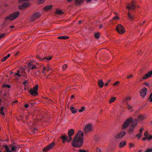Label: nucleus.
Returning <instances> with one entry per match:
<instances>
[{
  "label": "nucleus",
  "instance_id": "nucleus-1",
  "mask_svg": "<svg viewBox=\"0 0 152 152\" xmlns=\"http://www.w3.org/2000/svg\"><path fill=\"white\" fill-rule=\"evenodd\" d=\"M130 124V126L128 130L129 133H131L134 129L135 127L137 125V119L134 120L131 117H130L126 119L124 122L123 126L122 129H125L128 127Z\"/></svg>",
  "mask_w": 152,
  "mask_h": 152
},
{
  "label": "nucleus",
  "instance_id": "nucleus-2",
  "mask_svg": "<svg viewBox=\"0 0 152 152\" xmlns=\"http://www.w3.org/2000/svg\"><path fill=\"white\" fill-rule=\"evenodd\" d=\"M83 142V133L80 130L74 137L72 141V145L75 147H80L82 145Z\"/></svg>",
  "mask_w": 152,
  "mask_h": 152
},
{
  "label": "nucleus",
  "instance_id": "nucleus-3",
  "mask_svg": "<svg viewBox=\"0 0 152 152\" xmlns=\"http://www.w3.org/2000/svg\"><path fill=\"white\" fill-rule=\"evenodd\" d=\"M38 88V85L36 84L35 86L33 87V88H31L30 90H28V92L29 94L33 96H36L38 95V94L37 92Z\"/></svg>",
  "mask_w": 152,
  "mask_h": 152
},
{
  "label": "nucleus",
  "instance_id": "nucleus-4",
  "mask_svg": "<svg viewBox=\"0 0 152 152\" xmlns=\"http://www.w3.org/2000/svg\"><path fill=\"white\" fill-rule=\"evenodd\" d=\"M19 14V12H18L12 13L9 16L6 17L5 18V19L6 20H12L18 17Z\"/></svg>",
  "mask_w": 152,
  "mask_h": 152
},
{
  "label": "nucleus",
  "instance_id": "nucleus-5",
  "mask_svg": "<svg viewBox=\"0 0 152 152\" xmlns=\"http://www.w3.org/2000/svg\"><path fill=\"white\" fill-rule=\"evenodd\" d=\"M93 130V127L91 124H88L85 126L84 129L85 133H87L92 131Z\"/></svg>",
  "mask_w": 152,
  "mask_h": 152
},
{
  "label": "nucleus",
  "instance_id": "nucleus-6",
  "mask_svg": "<svg viewBox=\"0 0 152 152\" xmlns=\"http://www.w3.org/2000/svg\"><path fill=\"white\" fill-rule=\"evenodd\" d=\"M116 29L118 32L120 34H123L125 32L124 28L120 24L117 26Z\"/></svg>",
  "mask_w": 152,
  "mask_h": 152
},
{
  "label": "nucleus",
  "instance_id": "nucleus-7",
  "mask_svg": "<svg viewBox=\"0 0 152 152\" xmlns=\"http://www.w3.org/2000/svg\"><path fill=\"white\" fill-rule=\"evenodd\" d=\"M136 3L135 2L133 1L131 4V5L129 4L126 7V9H128L129 10H134L136 7Z\"/></svg>",
  "mask_w": 152,
  "mask_h": 152
},
{
  "label": "nucleus",
  "instance_id": "nucleus-8",
  "mask_svg": "<svg viewBox=\"0 0 152 152\" xmlns=\"http://www.w3.org/2000/svg\"><path fill=\"white\" fill-rule=\"evenodd\" d=\"M41 14L39 13L35 12L32 15L31 18V21H32L36 19L37 18H39Z\"/></svg>",
  "mask_w": 152,
  "mask_h": 152
},
{
  "label": "nucleus",
  "instance_id": "nucleus-9",
  "mask_svg": "<svg viewBox=\"0 0 152 152\" xmlns=\"http://www.w3.org/2000/svg\"><path fill=\"white\" fill-rule=\"evenodd\" d=\"M147 89L145 87L143 88L140 92V95L142 98H144L146 95Z\"/></svg>",
  "mask_w": 152,
  "mask_h": 152
},
{
  "label": "nucleus",
  "instance_id": "nucleus-10",
  "mask_svg": "<svg viewBox=\"0 0 152 152\" xmlns=\"http://www.w3.org/2000/svg\"><path fill=\"white\" fill-rule=\"evenodd\" d=\"M55 145V144L53 142H52L48 145L43 149L44 151H48L50 149L52 148Z\"/></svg>",
  "mask_w": 152,
  "mask_h": 152
},
{
  "label": "nucleus",
  "instance_id": "nucleus-11",
  "mask_svg": "<svg viewBox=\"0 0 152 152\" xmlns=\"http://www.w3.org/2000/svg\"><path fill=\"white\" fill-rule=\"evenodd\" d=\"M126 132L123 131L121 132L119 134L115 135V139H118L121 138L125 134Z\"/></svg>",
  "mask_w": 152,
  "mask_h": 152
},
{
  "label": "nucleus",
  "instance_id": "nucleus-12",
  "mask_svg": "<svg viewBox=\"0 0 152 152\" xmlns=\"http://www.w3.org/2000/svg\"><path fill=\"white\" fill-rule=\"evenodd\" d=\"M10 146L11 147V151H17L18 148H19L16 145H11Z\"/></svg>",
  "mask_w": 152,
  "mask_h": 152
},
{
  "label": "nucleus",
  "instance_id": "nucleus-13",
  "mask_svg": "<svg viewBox=\"0 0 152 152\" xmlns=\"http://www.w3.org/2000/svg\"><path fill=\"white\" fill-rule=\"evenodd\" d=\"M152 75V70L151 71L148 72L145 74L143 77V79H146Z\"/></svg>",
  "mask_w": 152,
  "mask_h": 152
},
{
  "label": "nucleus",
  "instance_id": "nucleus-14",
  "mask_svg": "<svg viewBox=\"0 0 152 152\" xmlns=\"http://www.w3.org/2000/svg\"><path fill=\"white\" fill-rule=\"evenodd\" d=\"M29 4L28 3H23L21 5L19 6V8L20 9H22L24 7H27L29 6Z\"/></svg>",
  "mask_w": 152,
  "mask_h": 152
},
{
  "label": "nucleus",
  "instance_id": "nucleus-15",
  "mask_svg": "<svg viewBox=\"0 0 152 152\" xmlns=\"http://www.w3.org/2000/svg\"><path fill=\"white\" fill-rule=\"evenodd\" d=\"M74 133V130L72 129L69 130L68 133V136H72L73 135Z\"/></svg>",
  "mask_w": 152,
  "mask_h": 152
},
{
  "label": "nucleus",
  "instance_id": "nucleus-16",
  "mask_svg": "<svg viewBox=\"0 0 152 152\" xmlns=\"http://www.w3.org/2000/svg\"><path fill=\"white\" fill-rule=\"evenodd\" d=\"M98 83L100 88H102L104 84V83L102 80L101 79L98 80Z\"/></svg>",
  "mask_w": 152,
  "mask_h": 152
},
{
  "label": "nucleus",
  "instance_id": "nucleus-17",
  "mask_svg": "<svg viewBox=\"0 0 152 152\" xmlns=\"http://www.w3.org/2000/svg\"><path fill=\"white\" fill-rule=\"evenodd\" d=\"M52 57H45L41 58H39L40 60L41 61H44L46 59L47 61H49L51 59Z\"/></svg>",
  "mask_w": 152,
  "mask_h": 152
},
{
  "label": "nucleus",
  "instance_id": "nucleus-18",
  "mask_svg": "<svg viewBox=\"0 0 152 152\" xmlns=\"http://www.w3.org/2000/svg\"><path fill=\"white\" fill-rule=\"evenodd\" d=\"M4 107L3 106H1L0 107V114H1L3 116L5 115V114L4 113Z\"/></svg>",
  "mask_w": 152,
  "mask_h": 152
},
{
  "label": "nucleus",
  "instance_id": "nucleus-19",
  "mask_svg": "<svg viewBox=\"0 0 152 152\" xmlns=\"http://www.w3.org/2000/svg\"><path fill=\"white\" fill-rule=\"evenodd\" d=\"M70 110L72 113L74 114L77 112V109L75 108L74 107H72L70 108Z\"/></svg>",
  "mask_w": 152,
  "mask_h": 152
},
{
  "label": "nucleus",
  "instance_id": "nucleus-20",
  "mask_svg": "<svg viewBox=\"0 0 152 152\" xmlns=\"http://www.w3.org/2000/svg\"><path fill=\"white\" fill-rule=\"evenodd\" d=\"M126 144V141H124L123 142H121L119 144V146L120 148L124 146Z\"/></svg>",
  "mask_w": 152,
  "mask_h": 152
},
{
  "label": "nucleus",
  "instance_id": "nucleus-21",
  "mask_svg": "<svg viewBox=\"0 0 152 152\" xmlns=\"http://www.w3.org/2000/svg\"><path fill=\"white\" fill-rule=\"evenodd\" d=\"M69 38V37L67 36H61L58 37V39H66Z\"/></svg>",
  "mask_w": 152,
  "mask_h": 152
},
{
  "label": "nucleus",
  "instance_id": "nucleus-22",
  "mask_svg": "<svg viewBox=\"0 0 152 152\" xmlns=\"http://www.w3.org/2000/svg\"><path fill=\"white\" fill-rule=\"evenodd\" d=\"M52 7V5H48L45 7L44 10L46 11H48Z\"/></svg>",
  "mask_w": 152,
  "mask_h": 152
},
{
  "label": "nucleus",
  "instance_id": "nucleus-23",
  "mask_svg": "<svg viewBox=\"0 0 152 152\" xmlns=\"http://www.w3.org/2000/svg\"><path fill=\"white\" fill-rule=\"evenodd\" d=\"M100 137L98 135H95L94 137V140L95 142H99Z\"/></svg>",
  "mask_w": 152,
  "mask_h": 152
},
{
  "label": "nucleus",
  "instance_id": "nucleus-24",
  "mask_svg": "<svg viewBox=\"0 0 152 152\" xmlns=\"http://www.w3.org/2000/svg\"><path fill=\"white\" fill-rule=\"evenodd\" d=\"M128 18L130 20H133L134 18V15H132L130 14L129 12H128Z\"/></svg>",
  "mask_w": 152,
  "mask_h": 152
},
{
  "label": "nucleus",
  "instance_id": "nucleus-25",
  "mask_svg": "<svg viewBox=\"0 0 152 152\" xmlns=\"http://www.w3.org/2000/svg\"><path fill=\"white\" fill-rule=\"evenodd\" d=\"M4 147L6 149V151H5L6 152H11V151L10 150L9 148L7 145H4Z\"/></svg>",
  "mask_w": 152,
  "mask_h": 152
},
{
  "label": "nucleus",
  "instance_id": "nucleus-26",
  "mask_svg": "<svg viewBox=\"0 0 152 152\" xmlns=\"http://www.w3.org/2000/svg\"><path fill=\"white\" fill-rule=\"evenodd\" d=\"M68 137L67 135H64L62 136L61 137V139L63 140H66L67 139H68Z\"/></svg>",
  "mask_w": 152,
  "mask_h": 152
},
{
  "label": "nucleus",
  "instance_id": "nucleus-27",
  "mask_svg": "<svg viewBox=\"0 0 152 152\" xmlns=\"http://www.w3.org/2000/svg\"><path fill=\"white\" fill-rule=\"evenodd\" d=\"M56 12L58 15H61L63 14V12L62 11L59 10H56Z\"/></svg>",
  "mask_w": 152,
  "mask_h": 152
},
{
  "label": "nucleus",
  "instance_id": "nucleus-28",
  "mask_svg": "<svg viewBox=\"0 0 152 152\" xmlns=\"http://www.w3.org/2000/svg\"><path fill=\"white\" fill-rule=\"evenodd\" d=\"M115 99H116V98L115 97H112L109 101V103H111L114 102L115 101Z\"/></svg>",
  "mask_w": 152,
  "mask_h": 152
},
{
  "label": "nucleus",
  "instance_id": "nucleus-29",
  "mask_svg": "<svg viewBox=\"0 0 152 152\" xmlns=\"http://www.w3.org/2000/svg\"><path fill=\"white\" fill-rule=\"evenodd\" d=\"M94 37L98 39L99 37V33H96L94 34Z\"/></svg>",
  "mask_w": 152,
  "mask_h": 152
},
{
  "label": "nucleus",
  "instance_id": "nucleus-30",
  "mask_svg": "<svg viewBox=\"0 0 152 152\" xmlns=\"http://www.w3.org/2000/svg\"><path fill=\"white\" fill-rule=\"evenodd\" d=\"M142 136V133H140L139 132V134H136V136L139 139H140L141 137Z\"/></svg>",
  "mask_w": 152,
  "mask_h": 152
},
{
  "label": "nucleus",
  "instance_id": "nucleus-31",
  "mask_svg": "<svg viewBox=\"0 0 152 152\" xmlns=\"http://www.w3.org/2000/svg\"><path fill=\"white\" fill-rule=\"evenodd\" d=\"M2 87L3 88L7 87L9 88H11V86L10 85H7L5 84H4L2 85Z\"/></svg>",
  "mask_w": 152,
  "mask_h": 152
},
{
  "label": "nucleus",
  "instance_id": "nucleus-32",
  "mask_svg": "<svg viewBox=\"0 0 152 152\" xmlns=\"http://www.w3.org/2000/svg\"><path fill=\"white\" fill-rule=\"evenodd\" d=\"M32 65H31L32 67H31V68H30V69H31V70H32V69H37V67L35 65H33V64H32Z\"/></svg>",
  "mask_w": 152,
  "mask_h": 152
},
{
  "label": "nucleus",
  "instance_id": "nucleus-33",
  "mask_svg": "<svg viewBox=\"0 0 152 152\" xmlns=\"http://www.w3.org/2000/svg\"><path fill=\"white\" fill-rule=\"evenodd\" d=\"M131 97H128L127 98H126L125 99H124V101L125 102H127L129 100L131 99Z\"/></svg>",
  "mask_w": 152,
  "mask_h": 152
},
{
  "label": "nucleus",
  "instance_id": "nucleus-34",
  "mask_svg": "<svg viewBox=\"0 0 152 152\" xmlns=\"http://www.w3.org/2000/svg\"><path fill=\"white\" fill-rule=\"evenodd\" d=\"M85 109V107H81V109H80L78 110V111L79 112H81L83 111Z\"/></svg>",
  "mask_w": 152,
  "mask_h": 152
},
{
  "label": "nucleus",
  "instance_id": "nucleus-35",
  "mask_svg": "<svg viewBox=\"0 0 152 152\" xmlns=\"http://www.w3.org/2000/svg\"><path fill=\"white\" fill-rule=\"evenodd\" d=\"M72 140V138L71 136H69V138L66 139L67 142H69L71 141Z\"/></svg>",
  "mask_w": 152,
  "mask_h": 152
},
{
  "label": "nucleus",
  "instance_id": "nucleus-36",
  "mask_svg": "<svg viewBox=\"0 0 152 152\" xmlns=\"http://www.w3.org/2000/svg\"><path fill=\"white\" fill-rule=\"evenodd\" d=\"M67 67V65L66 64H65L63 65V66H62V68H63V69L64 70H65L66 69Z\"/></svg>",
  "mask_w": 152,
  "mask_h": 152
},
{
  "label": "nucleus",
  "instance_id": "nucleus-37",
  "mask_svg": "<svg viewBox=\"0 0 152 152\" xmlns=\"http://www.w3.org/2000/svg\"><path fill=\"white\" fill-rule=\"evenodd\" d=\"M34 73L36 76H38L39 74V72L38 71H34Z\"/></svg>",
  "mask_w": 152,
  "mask_h": 152
},
{
  "label": "nucleus",
  "instance_id": "nucleus-38",
  "mask_svg": "<svg viewBox=\"0 0 152 152\" xmlns=\"http://www.w3.org/2000/svg\"><path fill=\"white\" fill-rule=\"evenodd\" d=\"M127 107L129 110H131L132 108V107L129 105L128 103L126 104Z\"/></svg>",
  "mask_w": 152,
  "mask_h": 152
},
{
  "label": "nucleus",
  "instance_id": "nucleus-39",
  "mask_svg": "<svg viewBox=\"0 0 152 152\" xmlns=\"http://www.w3.org/2000/svg\"><path fill=\"white\" fill-rule=\"evenodd\" d=\"M119 82L118 81H117L116 82H115L113 84V86H116V85H118L119 84Z\"/></svg>",
  "mask_w": 152,
  "mask_h": 152
},
{
  "label": "nucleus",
  "instance_id": "nucleus-40",
  "mask_svg": "<svg viewBox=\"0 0 152 152\" xmlns=\"http://www.w3.org/2000/svg\"><path fill=\"white\" fill-rule=\"evenodd\" d=\"M14 76H18V77H20L21 76V74H19V73H15Z\"/></svg>",
  "mask_w": 152,
  "mask_h": 152
},
{
  "label": "nucleus",
  "instance_id": "nucleus-41",
  "mask_svg": "<svg viewBox=\"0 0 152 152\" xmlns=\"http://www.w3.org/2000/svg\"><path fill=\"white\" fill-rule=\"evenodd\" d=\"M7 59L6 56H4L1 59V61L2 62L6 60Z\"/></svg>",
  "mask_w": 152,
  "mask_h": 152
},
{
  "label": "nucleus",
  "instance_id": "nucleus-42",
  "mask_svg": "<svg viewBox=\"0 0 152 152\" xmlns=\"http://www.w3.org/2000/svg\"><path fill=\"white\" fill-rule=\"evenodd\" d=\"M28 83V81L27 80H25L23 82V84L25 86H26V84Z\"/></svg>",
  "mask_w": 152,
  "mask_h": 152
},
{
  "label": "nucleus",
  "instance_id": "nucleus-43",
  "mask_svg": "<svg viewBox=\"0 0 152 152\" xmlns=\"http://www.w3.org/2000/svg\"><path fill=\"white\" fill-rule=\"evenodd\" d=\"M152 151V149H148L146 151H145V152H151Z\"/></svg>",
  "mask_w": 152,
  "mask_h": 152
},
{
  "label": "nucleus",
  "instance_id": "nucleus-44",
  "mask_svg": "<svg viewBox=\"0 0 152 152\" xmlns=\"http://www.w3.org/2000/svg\"><path fill=\"white\" fill-rule=\"evenodd\" d=\"M5 35V34H3L0 35V39L2 38H3Z\"/></svg>",
  "mask_w": 152,
  "mask_h": 152
},
{
  "label": "nucleus",
  "instance_id": "nucleus-45",
  "mask_svg": "<svg viewBox=\"0 0 152 152\" xmlns=\"http://www.w3.org/2000/svg\"><path fill=\"white\" fill-rule=\"evenodd\" d=\"M139 118L140 120H142L144 119V118L142 116H140L139 117Z\"/></svg>",
  "mask_w": 152,
  "mask_h": 152
},
{
  "label": "nucleus",
  "instance_id": "nucleus-46",
  "mask_svg": "<svg viewBox=\"0 0 152 152\" xmlns=\"http://www.w3.org/2000/svg\"><path fill=\"white\" fill-rule=\"evenodd\" d=\"M144 135L146 137H148V133L147 132H145L144 134Z\"/></svg>",
  "mask_w": 152,
  "mask_h": 152
},
{
  "label": "nucleus",
  "instance_id": "nucleus-47",
  "mask_svg": "<svg viewBox=\"0 0 152 152\" xmlns=\"http://www.w3.org/2000/svg\"><path fill=\"white\" fill-rule=\"evenodd\" d=\"M32 64H31L30 63H29L28 64V67H29V69H30V68H31V67H32V66H31Z\"/></svg>",
  "mask_w": 152,
  "mask_h": 152
},
{
  "label": "nucleus",
  "instance_id": "nucleus-48",
  "mask_svg": "<svg viewBox=\"0 0 152 152\" xmlns=\"http://www.w3.org/2000/svg\"><path fill=\"white\" fill-rule=\"evenodd\" d=\"M96 152H101V150L99 148H97L96 150Z\"/></svg>",
  "mask_w": 152,
  "mask_h": 152
},
{
  "label": "nucleus",
  "instance_id": "nucleus-49",
  "mask_svg": "<svg viewBox=\"0 0 152 152\" xmlns=\"http://www.w3.org/2000/svg\"><path fill=\"white\" fill-rule=\"evenodd\" d=\"M148 140H150L151 139H152V135H150L149 137H148Z\"/></svg>",
  "mask_w": 152,
  "mask_h": 152
},
{
  "label": "nucleus",
  "instance_id": "nucleus-50",
  "mask_svg": "<svg viewBox=\"0 0 152 152\" xmlns=\"http://www.w3.org/2000/svg\"><path fill=\"white\" fill-rule=\"evenodd\" d=\"M39 1V4H40L41 3H42L43 2H44L45 0H38Z\"/></svg>",
  "mask_w": 152,
  "mask_h": 152
},
{
  "label": "nucleus",
  "instance_id": "nucleus-51",
  "mask_svg": "<svg viewBox=\"0 0 152 152\" xmlns=\"http://www.w3.org/2000/svg\"><path fill=\"white\" fill-rule=\"evenodd\" d=\"M144 130V129L143 128H141L139 130V132L140 133H142V130Z\"/></svg>",
  "mask_w": 152,
  "mask_h": 152
},
{
  "label": "nucleus",
  "instance_id": "nucleus-52",
  "mask_svg": "<svg viewBox=\"0 0 152 152\" xmlns=\"http://www.w3.org/2000/svg\"><path fill=\"white\" fill-rule=\"evenodd\" d=\"M129 145H130V148H131V147L134 146L133 144L132 143H130Z\"/></svg>",
  "mask_w": 152,
  "mask_h": 152
},
{
  "label": "nucleus",
  "instance_id": "nucleus-53",
  "mask_svg": "<svg viewBox=\"0 0 152 152\" xmlns=\"http://www.w3.org/2000/svg\"><path fill=\"white\" fill-rule=\"evenodd\" d=\"M24 107L25 108H28L29 107L28 105L27 104H26L24 105Z\"/></svg>",
  "mask_w": 152,
  "mask_h": 152
},
{
  "label": "nucleus",
  "instance_id": "nucleus-54",
  "mask_svg": "<svg viewBox=\"0 0 152 152\" xmlns=\"http://www.w3.org/2000/svg\"><path fill=\"white\" fill-rule=\"evenodd\" d=\"M80 152H86V151L85 150H83L82 149H80L79 150Z\"/></svg>",
  "mask_w": 152,
  "mask_h": 152
},
{
  "label": "nucleus",
  "instance_id": "nucleus-55",
  "mask_svg": "<svg viewBox=\"0 0 152 152\" xmlns=\"http://www.w3.org/2000/svg\"><path fill=\"white\" fill-rule=\"evenodd\" d=\"M148 137H143L142 138V140L143 141H144L145 140V139H148Z\"/></svg>",
  "mask_w": 152,
  "mask_h": 152
},
{
  "label": "nucleus",
  "instance_id": "nucleus-56",
  "mask_svg": "<svg viewBox=\"0 0 152 152\" xmlns=\"http://www.w3.org/2000/svg\"><path fill=\"white\" fill-rule=\"evenodd\" d=\"M144 84L146 86H148L149 85V83L146 82L144 83Z\"/></svg>",
  "mask_w": 152,
  "mask_h": 152
},
{
  "label": "nucleus",
  "instance_id": "nucleus-57",
  "mask_svg": "<svg viewBox=\"0 0 152 152\" xmlns=\"http://www.w3.org/2000/svg\"><path fill=\"white\" fill-rule=\"evenodd\" d=\"M132 75H131L130 76H128L127 77V78L128 79H129V78L132 77Z\"/></svg>",
  "mask_w": 152,
  "mask_h": 152
},
{
  "label": "nucleus",
  "instance_id": "nucleus-58",
  "mask_svg": "<svg viewBox=\"0 0 152 152\" xmlns=\"http://www.w3.org/2000/svg\"><path fill=\"white\" fill-rule=\"evenodd\" d=\"M10 54H8L7 56H6V57H7V58L9 57H10Z\"/></svg>",
  "mask_w": 152,
  "mask_h": 152
},
{
  "label": "nucleus",
  "instance_id": "nucleus-59",
  "mask_svg": "<svg viewBox=\"0 0 152 152\" xmlns=\"http://www.w3.org/2000/svg\"><path fill=\"white\" fill-rule=\"evenodd\" d=\"M152 97V93L151 94L150 96L148 98V99H150V98Z\"/></svg>",
  "mask_w": 152,
  "mask_h": 152
},
{
  "label": "nucleus",
  "instance_id": "nucleus-60",
  "mask_svg": "<svg viewBox=\"0 0 152 152\" xmlns=\"http://www.w3.org/2000/svg\"><path fill=\"white\" fill-rule=\"evenodd\" d=\"M114 19H118L119 18H118V17L115 16V17H114Z\"/></svg>",
  "mask_w": 152,
  "mask_h": 152
},
{
  "label": "nucleus",
  "instance_id": "nucleus-61",
  "mask_svg": "<svg viewBox=\"0 0 152 152\" xmlns=\"http://www.w3.org/2000/svg\"><path fill=\"white\" fill-rule=\"evenodd\" d=\"M19 53V52L18 51L15 53V55L17 56L18 55Z\"/></svg>",
  "mask_w": 152,
  "mask_h": 152
},
{
  "label": "nucleus",
  "instance_id": "nucleus-62",
  "mask_svg": "<svg viewBox=\"0 0 152 152\" xmlns=\"http://www.w3.org/2000/svg\"><path fill=\"white\" fill-rule=\"evenodd\" d=\"M74 95H72L71 96V99H73L74 98Z\"/></svg>",
  "mask_w": 152,
  "mask_h": 152
},
{
  "label": "nucleus",
  "instance_id": "nucleus-63",
  "mask_svg": "<svg viewBox=\"0 0 152 152\" xmlns=\"http://www.w3.org/2000/svg\"><path fill=\"white\" fill-rule=\"evenodd\" d=\"M108 85V83H107L105 84L104 85L105 86H107Z\"/></svg>",
  "mask_w": 152,
  "mask_h": 152
},
{
  "label": "nucleus",
  "instance_id": "nucleus-64",
  "mask_svg": "<svg viewBox=\"0 0 152 152\" xmlns=\"http://www.w3.org/2000/svg\"><path fill=\"white\" fill-rule=\"evenodd\" d=\"M14 27V26H11L10 27V28H13Z\"/></svg>",
  "mask_w": 152,
  "mask_h": 152
}]
</instances>
